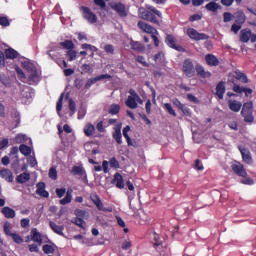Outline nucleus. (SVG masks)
<instances>
[{"label": "nucleus", "instance_id": "obj_1", "mask_svg": "<svg viewBox=\"0 0 256 256\" xmlns=\"http://www.w3.org/2000/svg\"><path fill=\"white\" fill-rule=\"evenodd\" d=\"M138 15L141 19L154 23L155 25H159V20H157L155 15H157V17L160 19L162 17V14L159 12V10L155 9V7H149L148 10H145V8H140Z\"/></svg>", "mask_w": 256, "mask_h": 256}, {"label": "nucleus", "instance_id": "obj_2", "mask_svg": "<svg viewBox=\"0 0 256 256\" xmlns=\"http://www.w3.org/2000/svg\"><path fill=\"white\" fill-rule=\"evenodd\" d=\"M138 27L144 33L150 34L154 41L155 47H159V38H157V35H159V32H157V29L153 28V26H151L143 21L138 22Z\"/></svg>", "mask_w": 256, "mask_h": 256}, {"label": "nucleus", "instance_id": "obj_3", "mask_svg": "<svg viewBox=\"0 0 256 256\" xmlns=\"http://www.w3.org/2000/svg\"><path fill=\"white\" fill-rule=\"evenodd\" d=\"M22 67L27 71V76L30 81H37L39 79V71L31 61L26 60L22 63Z\"/></svg>", "mask_w": 256, "mask_h": 256}, {"label": "nucleus", "instance_id": "obj_4", "mask_svg": "<svg viewBox=\"0 0 256 256\" xmlns=\"http://www.w3.org/2000/svg\"><path fill=\"white\" fill-rule=\"evenodd\" d=\"M137 103L143 105V100H141V97H139V95L135 93L134 90H130V95L126 100L127 107H129L130 109H137Z\"/></svg>", "mask_w": 256, "mask_h": 256}, {"label": "nucleus", "instance_id": "obj_5", "mask_svg": "<svg viewBox=\"0 0 256 256\" xmlns=\"http://www.w3.org/2000/svg\"><path fill=\"white\" fill-rule=\"evenodd\" d=\"M80 11L82 13V17L91 25H94V23L97 22V15H95L91 9L83 6L80 8Z\"/></svg>", "mask_w": 256, "mask_h": 256}, {"label": "nucleus", "instance_id": "obj_6", "mask_svg": "<svg viewBox=\"0 0 256 256\" xmlns=\"http://www.w3.org/2000/svg\"><path fill=\"white\" fill-rule=\"evenodd\" d=\"M186 35H188V37L190 39H192L193 41H205V40L209 39V36H207L206 34H203V33H199V32H197V30H195L193 28H188L186 30Z\"/></svg>", "mask_w": 256, "mask_h": 256}, {"label": "nucleus", "instance_id": "obj_7", "mask_svg": "<svg viewBox=\"0 0 256 256\" xmlns=\"http://www.w3.org/2000/svg\"><path fill=\"white\" fill-rule=\"evenodd\" d=\"M21 97H22V103H24V105H29V103L33 101V90H31L27 86L24 87L21 92Z\"/></svg>", "mask_w": 256, "mask_h": 256}, {"label": "nucleus", "instance_id": "obj_8", "mask_svg": "<svg viewBox=\"0 0 256 256\" xmlns=\"http://www.w3.org/2000/svg\"><path fill=\"white\" fill-rule=\"evenodd\" d=\"M166 43L172 49H176V51H180L181 53H185V48H183L181 45H178L177 40L172 35H168L166 37Z\"/></svg>", "mask_w": 256, "mask_h": 256}, {"label": "nucleus", "instance_id": "obj_9", "mask_svg": "<svg viewBox=\"0 0 256 256\" xmlns=\"http://www.w3.org/2000/svg\"><path fill=\"white\" fill-rule=\"evenodd\" d=\"M183 72L186 77H193L195 75V68L191 60H185L183 64Z\"/></svg>", "mask_w": 256, "mask_h": 256}, {"label": "nucleus", "instance_id": "obj_10", "mask_svg": "<svg viewBox=\"0 0 256 256\" xmlns=\"http://www.w3.org/2000/svg\"><path fill=\"white\" fill-rule=\"evenodd\" d=\"M111 8L118 13L120 17H127V8L122 3H112Z\"/></svg>", "mask_w": 256, "mask_h": 256}, {"label": "nucleus", "instance_id": "obj_11", "mask_svg": "<svg viewBox=\"0 0 256 256\" xmlns=\"http://www.w3.org/2000/svg\"><path fill=\"white\" fill-rule=\"evenodd\" d=\"M103 79H111V76L109 74H102L100 76L88 79L85 84L86 89H89V87L95 85V83H97L98 81H103Z\"/></svg>", "mask_w": 256, "mask_h": 256}, {"label": "nucleus", "instance_id": "obj_12", "mask_svg": "<svg viewBox=\"0 0 256 256\" xmlns=\"http://www.w3.org/2000/svg\"><path fill=\"white\" fill-rule=\"evenodd\" d=\"M124 47H126V49H133L134 51H143V49H144V47L141 43L135 42L131 39H128L124 43Z\"/></svg>", "mask_w": 256, "mask_h": 256}, {"label": "nucleus", "instance_id": "obj_13", "mask_svg": "<svg viewBox=\"0 0 256 256\" xmlns=\"http://www.w3.org/2000/svg\"><path fill=\"white\" fill-rule=\"evenodd\" d=\"M26 241H35V243H39V245H41V243H43V240L41 239V233H39V231L37 230V228H33L31 230V236H28L26 238Z\"/></svg>", "mask_w": 256, "mask_h": 256}, {"label": "nucleus", "instance_id": "obj_14", "mask_svg": "<svg viewBox=\"0 0 256 256\" xmlns=\"http://www.w3.org/2000/svg\"><path fill=\"white\" fill-rule=\"evenodd\" d=\"M232 170L236 175H239V177H247V171H245L243 164L239 162L232 164Z\"/></svg>", "mask_w": 256, "mask_h": 256}, {"label": "nucleus", "instance_id": "obj_15", "mask_svg": "<svg viewBox=\"0 0 256 256\" xmlns=\"http://www.w3.org/2000/svg\"><path fill=\"white\" fill-rule=\"evenodd\" d=\"M0 177H2L4 181H7V183H13V172L7 168L0 170Z\"/></svg>", "mask_w": 256, "mask_h": 256}, {"label": "nucleus", "instance_id": "obj_16", "mask_svg": "<svg viewBox=\"0 0 256 256\" xmlns=\"http://www.w3.org/2000/svg\"><path fill=\"white\" fill-rule=\"evenodd\" d=\"M122 123H117L116 126H114V133H113V139H115L116 142H118L119 145H121V143H123L122 135H121V127H122Z\"/></svg>", "mask_w": 256, "mask_h": 256}, {"label": "nucleus", "instance_id": "obj_17", "mask_svg": "<svg viewBox=\"0 0 256 256\" xmlns=\"http://www.w3.org/2000/svg\"><path fill=\"white\" fill-rule=\"evenodd\" d=\"M228 107L230 111H233V113H239L241 111V107H243V104L237 100H229Z\"/></svg>", "mask_w": 256, "mask_h": 256}, {"label": "nucleus", "instance_id": "obj_18", "mask_svg": "<svg viewBox=\"0 0 256 256\" xmlns=\"http://www.w3.org/2000/svg\"><path fill=\"white\" fill-rule=\"evenodd\" d=\"M113 184L116 185L117 189H125V180L120 173L114 175Z\"/></svg>", "mask_w": 256, "mask_h": 256}, {"label": "nucleus", "instance_id": "obj_19", "mask_svg": "<svg viewBox=\"0 0 256 256\" xmlns=\"http://www.w3.org/2000/svg\"><path fill=\"white\" fill-rule=\"evenodd\" d=\"M90 199L97 207V209H99V211H105V209L103 208V202H101V198H99L97 194H91Z\"/></svg>", "mask_w": 256, "mask_h": 256}, {"label": "nucleus", "instance_id": "obj_20", "mask_svg": "<svg viewBox=\"0 0 256 256\" xmlns=\"http://www.w3.org/2000/svg\"><path fill=\"white\" fill-rule=\"evenodd\" d=\"M83 132L86 137H93L95 135V125L87 123L83 128Z\"/></svg>", "mask_w": 256, "mask_h": 256}, {"label": "nucleus", "instance_id": "obj_21", "mask_svg": "<svg viewBox=\"0 0 256 256\" xmlns=\"http://www.w3.org/2000/svg\"><path fill=\"white\" fill-rule=\"evenodd\" d=\"M4 55L6 57V59H17V57H19V52H17V50L13 49V48H7L4 51Z\"/></svg>", "mask_w": 256, "mask_h": 256}, {"label": "nucleus", "instance_id": "obj_22", "mask_svg": "<svg viewBox=\"0 0 256 256\" xmlns=\"http://www.w3.org/2000/svg\"><path fill=\"white\" fill-rule=\"evenodd\" d=\"M231 77H234V79H237V81H240L241 83H247V76L241 72H234L229 76V81H231Z\"/></svg>", "mask_w": 256, "mask_h": 256}, {"label": "nucleus", "instance_id": "obj_23", "mask_svg": "<svg viewBox=\"0 0 256 256\" xmlns=\"http://www.w3.org/2000/svg\"><path fill=\"white\" fill-rule=\"evenodd\" d=\"M205 59L207 65H210L211 67H217V65H219V60L213 54L206 55Z\"/></svg>", "mask_w": 256, "mask_h": 256}, {"label": "nucleus", "instance_id": "obj_24", "mask_svg": "<svg viewBox=\"0 0 256 256\" xmlns=\"http://www.w3.org/2000/svg\"><path fill=\"white\" fill-rule=\"evenodd\" d=\"M37 195H40V197H49V192L45 190V183L40 182L37 184Z\"/></svg>", "mask_w": 256, "mask_h": 256}, {"label": "nucleus", "instance_id": "obj_25", "mask_svg": "<svg viewBox=\"0 0 256 256\" xmlns=\"http://www.w3.org/2000/svg\"><path fill=\"white\" fill-rule=\"evenodd\" d=\"M29 179H31V174L29 172H23L16 177L17 183H21V184L27 183Z\"/></svg>", "mask_w": 256, "mask_h": 256}, {"label": "nucleus", "instance_id": "obj_26", "mask_svg": "<svg viewBox=\"0 0 256 256\" xmlns=\"http://www.w3.org/2000/svg\"><path fill=\"white\" fill-rule=\"evenodd\" d=\"M2 213L7 219H13L15 217V210L10 207H4Z\"/></svg>", "mask_w": 256, "mask_h": 256}, {"label": "nucleus", "instance_id": "obj_27", "mask_svg": "<svg viewBox=\"0 0 256 256\" xmlns=\"http://www.w3.org/2000/svg\"><path fill=\"white\" fill-rule=\"evenodd\" d=\"M240 152H241L243 161H245V163H251V154L249 153V150L245 148H240Z\"/></svg>", "mask_w": 256, "mask_h": 256}, {"label": "nucleus", "instance_id": "obj_28", "mask_svg": "<svg viewBox=\"0 0 256 256\" xmlns=\"http://www.w3.org/2000/svg\"><path fill=\"white\" fill-rule=\"evenodd\" d=\"M216 95L220 99H223V95H225V84L224 83H219L216 86Z\"/></svg>", "mask_w": 256, "mask_h": 256}, {"label": "nucleus", "instance_id": "obj_29", "mask_svg": "<svg viewBox=\"0 0 256 256\" xmlns=\"http://www.w3.org/2000/svg\"><path fill=\"white\" fill-rule=\"evenodd\" d=\"M73 190H68L66 196L60 200V205H67L73 199Z\"/></svg>", "mask_w": 256, "mask_h": 256}, {"label": "nucleus", "instance_id": "obj_30", "mask_svg": "<svg viewBox=\"0 0 256 256\" xmlns=\"http://www.w3.org/2000/svg\"><path fill=\"white\" fill-rule=\"evenodd\" d=\"M82 49H85V51L88 52V54L90 53L91 57H93V55H95V52L97 51V47L91 45V44H82Z\"/></svg>", "mask_w": 256, "mask_h": 256}, {"label": "nucleus", "instance_id": "obj_31", "mask_svg": "<svg viewBox=\"0 0 256 256\" xmlns=\"http://www.w3.org/2000/svg\"><path fill=\"white\" fill-rule=\"evenodd\" d=\"M249 39H251L250 30H242L241 36H240V41H242V43H247V41H249Z\"/></svg>", "mask_w": 256, "mask_h": 256}, {"label": "nucleus", "instance_id": "obj_32", "mask_svg": "<svg viewBox=\"0 0 256 256\" xmlns=\"http://www.w3.org/2000/svg\"><path fill=\"white\" fill-rule=\"evenodd\" d=\"M236 23L243 25L246 21L245 13L238 11L235 13Z\"/></svg>", "mask_w": 256, "mask_h": 256}, {"label": "nucleus", "instance_id": "obj_33", "mask_svg": "<svg viewBox=\"0 0 256 256\" xmlns=\"http://www.w3.org/2000/svg\"><path fill=\"white\" fill-rule=\"evenodd\" d=\"M50 228L54 233H57V235H63V226L56 225L55 222H50Z\"/></svg>", "mask_w": 256, "mask_h": 256}, {"label": "nucleus", "instance_id": "obj_34", "mask_svg": "<svg viewBox=\"0 0 256 256\" xmlns=\"http://www.w3.org/2000/svg\"><path fill=\"white\" fill-rule=\"evenodd\" d=\"M241 113H253V102L244 103Z\"/></svg>", "mask_w": 256, "mask_h": 256}, {"label": "nucleus", "instance_id": "obj_35", "mask_svg": "<svg viewBox=\"0 0 256 256\" xmlns=\"http://www.w3.org/2000/svg\"><path fill=\"white\" fill-rule=\"evenodd\" d=\"M75 215L76 218L78 219H87L89 217V212L85 211V210H75Z\"/></svg>", "mask_w": 256, "mask_h": 256}, {"label": "nucleus", "instance_id": "obj_36", "mask_svg": "<svg viewBox=\"0 0 256 256\" xmlns=\"http://www.w3.org/2000/svg\"><path fill=\"white\" fill-rule=\"evenodd\" d=\"M219 4H217L216 2H210L208 3L205 8L207 9V11H211L212 13L217 12V10L219 9Z\"/></svg>", "mask_w": 256, "mask_h": 256}, {"label": "nucleus", "instance_id": "obj_37", "mask_svg": "<svg viewBox=\"0 0 256 256\" xmlns=\"http://www.w3.org/2000/svg\"><path fill=\"white\" fill-rule=\"evenodd\" d=\"M4 233H5V235H8L9 237H11V235H13V224H11L9 222H5Z\"/></svg>", "mask_w": 256, "mask_h": 256}, {"label": "nucleus", "instance_id": "obj_38", "mask_svg": "<svg viewBox=\"0 0 256 256\" xmlns=\"http://www.w3.org/2000/svg\"><path fill=\"white\" fill-rule=\"evenodd\" d=\"M120 109H121V106H119V104H112L110 105L108 112L110 113V115H117Z\"/></svg>", "mask_w": 256, "mask_h": 256}, {"label": "nucleus", "instance_id": "obj_39", "mask_svg": "<svg viewBox=\"0 0 256 256\" xmlns=\"http://www.w3.org/2000/svg\"><path fill=\"white\" fill-rule=\"evenodd\" d=\"M20 153H22V155H25L26 157L31 155V147L27 146V145H20Z\"/></svg>", "mask_w": 256, "mask_h": 256}, {"label": "nucleus", "instance_id": "obj_40", "mask_svg": "<svg viewBox=\"0 0 256 256\" xmlns=\"http://www.w3.org/2000/svg\"><path fill=\"white\" fill-rule=\"evenodd\" d=\"M197 73L198 75H200L201 77H204L205 79L211 77V73L205 71V69H203V67L201 66L197 68Z\"/></svg>", "mask_w": 256, "mask_h": 256}, {"label": "nucleus", "instance_id": "obj_41", "mask_svg": "<svg viewBox=\"0 0 256 256\" xmlns=\"http://www.w3.org/2000/svg\"><path fill=\"white\" fill-rule=\"evenodd\" d=\"M241 115L244 117L246 123H253V112L241 113Z\"/></svg>", "mask_w": 256, "mask_h": 256}, {"label": "nucleus", "instance_id": "obj_42", "mask_svg": "<svg viewBox=\"0 0 256 256\" xmlns=\"http://www.w3.org/2000/svg\"><path fill=\"white\" fill-rule=\"evenodd\" d=\"M164 109L169 113V115H172L173 117H177V113L173 109V106H171L170 103H165L164 104Z\"/></svg>", "mask_w": 256, "mask_h": 256}, {"label": "nucleus", "instance_id": "obj_43", "mask_svg": "<svg viewBox=\"0 0 256 256\" xmlns=\"http://www.w3.org/2000/svg\"><path fill=\"white\" fill-rule=\"evenodd\" d=\"M66 55L68 57V61H75V59H77V51L73 49L68 50Z\"/></svg>", "mask_w": 256, "mask_h": 256}, {"label": "nucleus", "instance_id": "obj_44", "mask_svg": "<svg viewBox=\"0 0 256 256\" xmlns=\"http://www.w3.org/2000/svg\"><path fill=\"white\" fill-rule=\"evenodd\" d=\"M74 223L75 225H77L78 227H81V229H87V223H85V221H83V219L81 218H75L74 219Z\"/></svg>", "mask_w": 256, "mask_h": 256}, {"label": "nucleus", "instance_id": "obj_45", "mask_svg": "<svg viewBox=\"0 0 256 256\" xmlns=\"http://www.w3.org/2000/svg\"><path fill=\"white\" fill-rule=\"evenodd\" d=\"M67 101H68V105H69V109H70V115L73 116L75 115V101H73V99L71 98H67Z\"/></svg>", "mask_w": 256, "mask_h": 256}, {"label": "nucleus", "instance_id": "obj_46", "mask_svg": "<svg viewBox=\"0 0 256 256\" xmlns=\"http://www.w3.org/2000/svg\"><path fill=\"white\" fill-rule=\"evenodd\" d=\"M61 109H63V94L60 96L56 106V111L59 117H61Z\"/></svg>", "mask_w": 256, "mask_h": 256}, {"label": "nucleus", "instance_id": "obj_47", "mask_svg": "<svg viewBox=\"0 0 256 256\" xmlns=\"http://www.w3.org/2000/svg\"><path fill=\"white\" fill-rule=\"evenodd\" d=\"M15 143H25V141H27V136L25 134H18L15 139H14Z\"/></svg>", "mask_w": 256, "mask_h": 256}, {"label": "nucleus", "instance_id": "obj_48", "mask_svg": "<svg viewBox=\"0 0 256 256\" xmlns=\"http://www.w3.org/2000/svg\"><path fill=\"white\" fill-rule=\"evenodd\" d=\"M154 61L156 63H163V61H165V54H163V52H159L154 56Z\"/></svg>", "mask_w": 256, "mask_h": 256}, {"label": "nucleus", "instance_id": "obj_49", "mask_svg": "<svg viewBox=\"0 0 256 256\" xmlns=\"http://www.w3.org/2000/svg\"><path fill=\"white\" fill-rule=\"evenodd\" d=\"M81 73H93V67L89 64H84L81 66Z\"/></svg>", "mask_w": 256, "mask_h": 256}, {"label": "nucleus", "instance_id": "obj_50", "mask_svg": "<svg viewBox=\"0 0 256 256\" xmlns=\"http://www.w3.org/2000/svg\"><path fill=\"white\" fill-rule=\"evenodd\" d=\"M62 47H64L65 49H68V51H70L71 49H73V47H75V45L73 44L72 41L66 40L64 42L61 43Z\"/></svg>", "mask_w": 256, "mask_h": 256}, {"label": "nucleus", "instance_id": "obj_51", "mask_svg": "<svg viewBox=\"0 0 256 256\" xmlns=\"http://www.w3.org/2000/svg\"><path fill=\"white\" fill-rule=\"evenodd\" d=\"M48 176L50 177V179H53L55 181L57 179V168H50Z\"/></svg>", "mask_w": 256, "mask_h": 256}, {"label": "nucleus", "instance_id": "obj_52", "mask_svg": "<svg viewBox=\"0 0 256 256\" xmlns=\"http://www.w3.org/2000/svg\"><path fill=\"white\" fill-rule=\"evenodd\" d=\"M15 71H16V73H17V75H18V77L20 78V79H22V81H25V73L23 72V70H21V68H19V66H16L15 67Z\"/></svg>", "mask_w": 256, "mask_h": 256}, {"label": "nucleus", "instance_id": "obj_53", "mask_svg": "<svg viewBox=\"0 0 256 256\" xmlns=\"http://www.w3.org/2000/svg\"><path fill=\"white\" fill-rule=\"evenodd\" d=\"M72 173L74 175H83V168H81L80 166H74L72 168Z\"/></svg>", "mask_w": 256, "mask_h": 256}, {"label": "nucleus", "instance_id": "obj_54", "mask_svg": "<svg viewBox=\"0 0 256 256\" xmlns=\"http://www.w3.org/2000/svg\"><path fill=\"white\" fill-rule=\"evenodd\" d=\"M10 237H12L13 241L18 244L23 241V238H21L20 235L17 233L11 234Z\"/></svg>", "mask_w": 256, "mask_h": 256}, {"label": "nucleus", "instance_id": "obj_55", "mask_svg": "<svg viewBox=\"0 0 256 256\" xmlns=\"http://www.w3.org/2000/svg\"><path fill=\"white\" fill-rule=\"evenodd\" d=\"M43 251L44 253L49 254V253H53L55 251V248H53V246L51 245H44Z\"/></svg>", "mask_w": 256, "mask_h": 256}, {"label": "nucleus", "instance_id": "obj_56", "mask_svg": "<svg viewBox=\"0 0 256 256\" xmlns=\"http://www.w3.org/2000/svg\"><path fill=\"white\" fill-rule=\"evenodd\" d=\"M0 25H2V27H9V20L7 17L0 16Z\"/></svg>", "mask_w": 256, "mask_h": 256}, {"label": "nucleus", "instance_id": "obj_57", "mask_svg": "<svg viewBox=\"0 0 256 256\" xmlns=\"http://www.w3.org/2000/svg\"><path fill=\"white\" fill-rule=\"evenodd\" d=\"M110 167H113L114 169H119V161L117 159L112 158L110 161Z\"/></svg>", "mask_w": 256, "mask_h": 256}, {"label": "nucleus", "instance_id": "obj_58", "mask_svg": "<svg viewBox=\"0 0 256 256\" xmlns=\"http://www.w3.org/2000/svg\"><path fill=\"white\" fill-rule=\"evenodd\" d=\"M241 25L242 24H239V23L233 24L231 27V31L233 33H239V31H241Z\"/></svg>", "mask_w": 256, "mask_h": 256}, {"label": "nucleus", "instance_id": "obj_59", "mask_svg": "<svg viewBox=\"0 0 256 256\" xmlns=\"http://www.w3.org/2000/svg\"><path fill=\"white\" fill-rule=\"evenodd\" d=\"M96 129L99 131V133H105V126L103 125V121L97 123Z\"/></svg>", "mask_w": 256, "mask_h": 256}, {"label": "nucleus", "instance_id": "obj_60", "mask_svg": "<svg viewBox=\"0 0 256 256\" xmlns=\"http://www.w3.org/2000/svg\"><path fill=\"white\" fill-rule=\"evenodd\" d=\"M229 21H233V14L226 12L224 13V23H229Z\"/></svg>", "mask_w": 256, "mask_h": 256}, {"label": "nucleus", "instance_id": "obj_61", "mask_svg": "<svg viewBox=\"0 0 256 256\" xmlns=\"http://www.w3.org/2000/svg\"><path fill=\"white\" fill-rule=\"evenodd\" d=\"M180 110H181L182 113H183L184 115H186L187 117H189V116L191 115V110H190L187 106H185V105H183V106L180 108Z\"/></svg>", "mask_w": 256, "mask_h": 256}, {"label": "nucleus", "instance_id": "obj_62", "mask_svg": "<svg viewBox=\"0 0 256 256\" xmlns=\"http://www.w3.org/2000/svg\"><path fill=\"white\" fill-rule=\"evenodd\" d=\"M241 183H243V185H253L254 181L251 178L244 177V179L241 180Z\"/></svg>", "mask_w": 256, "mask_h": 256}, {"label": "nucleus", "instance_id": "obj_63", "mask_svg": "<svg viewBox=\"0 0 256 256\" xmlns=\"http://www.w3.org/2000/svg\"><path fill=\"white\" fill-rule=\"evenodd\" d=\"M187 99L191 101V103H199V99L192 94H187Z\"/></svg>", "mask_w": 256, "mask_h": 256}, {"label": "nucleus", "instance_id": "obj_64", "mask_svg": "<svg viewBox=\"0 0 256 256\" xmlns=\"http://www.w3.org/2000/svg\"><path fill=\"white\" fill-rule=\"evenodd\" d=\"M27 161L32 167H35V165H37V159H35V157L33 156L28 157Z\"/></svg>", "mask_w": 256, "mask_h": 256}]
</instances>
